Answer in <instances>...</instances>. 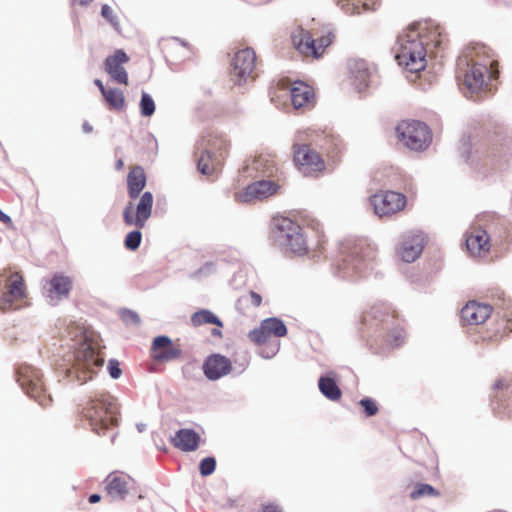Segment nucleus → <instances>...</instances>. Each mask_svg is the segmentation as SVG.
Returning <instances> with one entry per match:
<instances>
[{
  "label": "nucleus",
  "mask_w": 512,
  "mask_h": 512,
  "mask_svg": "<svg viewBox=\"0 0 512 512\" xmlns=\"http://www.w3.org/2000/svg\"><path fill=\"white\" fill-rule=\"evenodd\" d=\"M146 181V173L142 166H130L127 175V193L130 201L123 210V221L127 226L142 229L152 214L153 194L146 191L140 196L146 186Z\"/></svg>",
  "instance_id": "obj_1"
},
{
  "label": "nucleus",
  "mask_w": 512,
  "mask_h": 512,
  "mask_svg": "<svg viewBox=\"0 0 512 512\" xmlns=\"http://www.w3.org/2000/svg\"><path fill=\"white\" fill-rule=\"evenodd\" d=\"M80 407L81 416L98 435L104 434L118 424L119 405L117 399L108 391L91 393Z\"/></svg>",
  "instance_id": "obj_2"
},
{
  "label": "nucleus",
  "mask_w": 512,
  "mask_h": 512,
  "mask_svg": "<svg viewBox=\"0 0 512 512\" xmlns=\"http://www.w3.org/2000/svg\"><path fill=\"white\" fill-rule=\"evenodd\" d=\"M362 323L369 338H381L382 342L398 345L404 337V331L398 325V314L386 303L371 306L363 313Z\"/></svg>",
  "instance_id": "obj_3"
},
{
  "label": "nucleus",
  "mask_w": 512,
  "mask_h": 512,
  "mask_svg": "<svg viewBox=\"0 0 512 512\" xmlns=\"http://www.w3.org/2000/svg\"><path fill=\"white\" fill-rule=\"evenodd\" d=\"M498 62L490 59L484 47L476 50L472 57L464 56L459 59L457 75L460 85L471 93L480 91L485 84V76L490 72L492 78L498 75Z\"/></svg>",
  "instance_id": "obj_4"
},
{
  "label": "nucleus",
  "mask_w": 512,
  "mask_h": 512,
  "mask_svg": "<svg viewBox=\"0 0 512 512\" xmlns=\"http://www.w3.org/2000/svg\"><path fill=\"white\" fill-rule=\"evenodd\" d=\"M425 29V25H410L398 37L396 59L400 66L413 73L424 70L427 65L426 42L421 40V31Z\"/></svg>",
  "instance_id": "obj_5"
},
{
  "label": "nucleus",
  "mask_w": 512,
  "mask_h": 512,
  "mask_svg": "<svg viewBox=\"0 0 512 512\" xmlns=\"http://www.w3.org/2000/svg\"><path fill=\"white\" fill-rule=\"evenodd\" d=\"M104 356L96 341L85 338L73 354L72 365L66 369V375L81 384L92 379L96 369L102 367Z\"/></svg>",
  "instance_id": "obj_6"
},
{
  "label": "nucleus",
  "mask_w": 512,
  "mask_h": 512,
  "mask_svg": "<svg viewBox=\"0 0 512 512\" xmlns=\"http://www.w3.org/2000/svg\"><path fill=\"white\" fill-rule=\"evenodd\" d=\"M312 143L293 144V163L302 175L318 178L326 172L327 164L323 156L311 146Z\"/></svg>",
  "instance_id": "obj_7"
},
{
  "label": "nucleus",
  "mask_w": 512,
  "mask_h": 512,
  "mask_svg": "<svg viewBox=\"0 0 512 512\" xmlns=\"http://www.w3.org/2000/svg\"><path fill=\"white\" fill-rule=\"evenodd\" d=\"M17 382L25 393L42 407L52 403V397L47 393L42 381V374L35 367L23 364L17 369Z\"/></svg>",
  "instance_id": "obj_8"
},
{
  "label": "nucleus",
  "mask_w": 512,
  "mask_h": 512,
  "mask_svg": "<svg viewBox=\"0 0 512 512\" xmlns=\"http://www.w3.org/2000/svg\"><path fill=\"white\" fill-rule=\"evenodd\" d=\"M398 140L407 148L414 151L425 150L432 141L429 127L420 121L406 120L396 127Z\"/></svg>",
  "instance_id": "obj_9"
},
{
  "label": "nucleus",
  "mask_w": 512,
  "mask_h": 512,
  "mask_svg": "<svg viewBox=\"0 0 512 512\" xmlns=\"http://www.w3.org/2000/svg\"><path fill=\"white\" fill-rule=\"evenodd\" d=\"M291 39L294 48L302 56L317 59L332 44L334 35L331 32H327L325 35L315 38L309 31L300 28L293 32Z\"/></svg>",
  "instance_id": "obj_10"
},
{
  "label": "nucleus",
  "mask_w": 512,
  "mask_h": 512,
  "mask_svg": "<svg viewBox=\"0 0 512 512\" xmlns=\"http://www.w3.org/2000/svg\"><path fill=\"white\" fill-rule=\"evenodd\" d=\"M376 259V249L366 243L359 241L350 248L349 255L343 259V271L346 276H363L365 271Z\"/></svg>",
  "instance_id": "obj_11"
},
{
  "label": "nucleus",
  "mask_w": 512,
  "mask_h": 512,
  "mask_svg": "<svg viewBox=\"0 0 512 512\" xmlns=\"http://www.w3.org/2000/svg\"><path fill=\"white\" fill-rule=\"evenodd\" d=\"M276 226L281 233L282 243L287 251L295 255H303L307 252V242L300 225L289 218L281 217L277 219Z\"/></svg>",
  "instance_id": "obj_12"
},
{
  "label": "nucleus",
  "mask_w": 512,
  "mask_h": 512,
  "mask_svg": "<svg viewBox=\"0 0 512 512\" xmlns=\"http://www.w3.org/2000/svg\"><path fill=\"white\" fill-rule=\"evenodd\" d=\"M375 214L379 217L394 215L406 206V197L404 194L395 191H379L369 198Z\"/></svg>",
  "instance_id": "obj_13"
},
{
  "label": "nucleus",
  "mask_w": 512,
  "mask_h": 512,
  "mask_svg": "<svg viewBox=\"0 0 512 512\" xmlns=\"http://www.w3.org/2000/svg\"><path fill=\"white\" fill-rule=\"evenodd\" d=\"M464 236L466 250L471 257L484 258L490 253L492 247L491 237L481 226H470Z\"/></svg>",
  "instance_id": "obj_14"
},
{
  "label": "nucleus",
  "mask_w": 512,
  "mask_h": 512,
  "mask_svg": "<svg viewBox=\"0 0 512 512\" xmlns=\"http://www.w3.org/2000/svg\"><path fill=\"white\" fill-rule=\"evenodd\" d=\"M73 288V279L63 273H54L43 285V294L52 305L69 297Z\"/></svg>",
  "instance_id": "obj_15"
},
{
  "label": "nucleus",
  "mask_w": 512,
  "mask_h": 512,
  "mask_svg": "<svg viewBox=\"0 0 512 512\" xmlns=\"http://www.w3.org/2000/svg\"><path fill=\"white\" fill-rule=\"evenodd\" d=\"M279 86L290 92L291 102L295 109L311 108L314 105V90L302 81L291 82L289 79L279 81Z\"/></svg>",
  "instance_id": "obj_16"
},
{
  "label": "nucleus",
  "mask_w": 512,
  "mask_h": 512,
  "mask_svg": "<svg viewBox=\"0 0 512 512\" xmlns=\"http://www.w3.org/2000/svg\"><path fill=\"white\" fill-rule=\"evenodd\" d=\"M7 291L0 296V310L17 309L18 302L26 297L23 277L20 273H12L6 282Z\"/></svg>",
  "instance_id": "obj_17"
},
{
  "label": "nucleus",
  "mask_w": 512,
  "mask_h": 512,
  "mask_svg": "<svg viewBox=\"0 0 512 512\" xmlns=\"http://www.w3.org/2000/svg\"><path fill=\"white\" fill-rule=\"evenodd\" d=\"M280 186L271 180H260L248 185L243 191L236 192L234 199L240 203L262 200L277 193Z\"/></svg>",
  "instance_id": "obj_18"
},
{
  "label": "nucleus",
  "mask_w": 512,
  "mask_h": 512,
  "mask_svg": "<svg viewBox=\"0 0 512 512\" xmlns=\"http://www.w3.org/2000/svg\"><path fill=\"white\" fill-rule=\"evenodd\" d=\"M130 61V57L121 49L116 50L104 61V69L110 78L118 84L128 85V73L124 67Z\"/></svg>",
  "instance_id": "obj_19"
},
{
  "label": "nucleus",
  "mask_w": 512,
  "mask_h": 512,
  "mask_svg": "<svg viewBox=\"0 0 512 512\" xmlns=\"http://www.w3.org/2000/svg\"><path fill=\"white\" fill-rule=\"evenodd\" d=\"M182 349L167 336H157L151 346V357L157 362H168L181 357Z\"/></svg>",
  "instance_id": "obj_20"
},
{
  "label": "nucleus",
  "mask_w": 512,
  "mask_h": 512,
  "mask_svg": "<svg viewBox=\"0 0 512 512\" xmlns=\"http://www.w3.org/2000/svg\"><path fill=\"white\" fill-rule=\"evenodd\" d=\"M232 73L238 82L251 77L256 67V54L251 48L239 50L232 61Z\"/></svg>",
  "instance_id": "obj_21"
},
{
  "label": "nucleus",
  "mask_w": 512,
  "mask_h": 512,
  "mask_svg": "<svg viewBox=\"0 0 512 512\" xmlns=\"http://www.w3.org/2000/svg\"><path fill=\"white\" fill-rule=\"evenodd\" d=\"M232 370V363L229 358L221 354L208 356L203 364V371L209 380H218L228 375Z\"/></svg>",
  "instance_id": "obj_22"
},
{
  "label": "nucleus",
  "mask_w": 512,
  "mask_h": 512,
  "mask_svg": "<svg viewBox=\"0 0 512 512\" xmlns=\"http://www.w3.org/2000/svg\"><path fill=\"white\" fill-rule=\"evenodd\" d=\"M312 142L325 151L327 158L332 163L340 161L343 151V143L338 136L322 132L312 138Z\"/></svg>",
  "instance_id": "obj_23"
},
{
  "label": "nucleus",
  "mask_w": 512,
  "mask_h": 512,
  "mask_svg": "<svg viewBox=\"0 0 512 512\" xmlns=\"http://www.w3.org/2000/svg\"><path fill=\"white\" fill-rule=\"evenodd\" d=\"M492 313V307L488 304L476 301L468 302L461 310V319L470 325L484 323Z\"/></svg>",
  "instance_id": "obj_24"
},
{
  "label": "nucleus",
  "mask_w": 512,
  "mask_h": 512,
  "mask_svg": "<svg viewBox=\"0 0 512 512\" xmlns=\"http://www.w3.org/2000/svg\"><path fill=\"white\" fill-rule=\"evenodd\" d=\"M423 246V237L420 234H409L398 247L397 255L404 262H414L420 256Z\"/></svg>",
  "instance_id": "obj_25"
},
{
  "label": "nucleus",
  "mask_w": 512,
  "mask_h": 512,
  "mask_svg": "<svg viewBox=\"0 0 512 512\" xmlns=\"http://www.w3.org/2000/svg\"><path fill=\"white\" fill-rule=\"evenodd\" d=\"M131 477L124 473L112 472L106 478V492L115 500H122L129 491Z\"/></svg>",
  "instance_id": "obj_26"
},
{
  "label": "nucleus",
  "mask_w": 512,
  "mask_h": 512,
  "mask_svg": "<svg viewBox=\"0 0 512 512\" xmlns=\"http://www.w3.org/2000/svg\"><path fill=\"white\" fill-rule=\"evenodd\" d=\"M348 69L352 85L358 92L368 87L370 69L363 59H351L348 61Z\"/></svg>",
  "instance_id": "obj_27"
},
{
  "label": "nucleus",
  "mask_w": 512,
  "mask_h": 512,
  "mask_svg": "<svg viewBox=\"0 0 512 512\" xmlns=\"http://www.w3.org/2000/svg\"><path fill=\"white\" fill-rule=\"evenodd\" d=\"M512 332V310L507 311L501 318L495 319L487 328L483 339L498 342Z\"/></svg>",
  "instance_id": "obj_28"
},
{
  "label": "nucleus",
  "mask_w": 512,
  "mask_h": 512,
  "mask_svg": "<svg viewBox=\"0 0 512 512\" xmlns=\"http://www.w3.org/2000/svg\"><path fill=\"white\" fill-rule=\"evenodd\" d=\"M199 441V435L192 429H180L172 439L173 445L182 451L196 450Z\"/></svg>",
  "instance_id": "obj_29"
},
{
  "label": "nucleus",
  "mask_w": 512,
  "mask_h": 512,
  "mask_svg": "<svg viewBox=\"0 0 512 512\" xmlns=\"http://www.w3.org/2000/svg\"><path fill=\"white\" fill-rule=\"evenodd\" d=\"M413 25H425L427 29L421 31V40H424L426 51L433 48H438L443 42V34L438 25L430 22H418Z\"/></svg>",
  "instance_id": "obj_30"
},
{
  "label": "nucleus",
  "mask_w": 512,
  "mask_h": 512,
  "mask_svg": "<svg viewBox=\"0 0 512 512\" xmlns=\"http://www.w3.org/2000/svg\"><path fill=\"white\" fill-rule=\"evenodd\" d=\"M229 147V142L222 135H210L205 145V151H210L211 155L224 160Z\"/></svg>",
  "instance_id": "obj_31"
},
{
  "label": "nucleus",
  "mask_w": 512,
  "mask_h": 512,
  "mask_svg": "<svg viewBox=\"0 0 512 512\" xmlns=\"http://www.w3.org/2000/svg\"><path fill=\"white\" fill-rule=\"evenodd\" d=\"M223 160L204 151L198 159L197 168L204 175H212L222 166Z\"/></svg>",
  "instance_id": "obj_32"
},
{
  "label": "nucleus",
  "mask_w": 512,
  "mask_h": 512,
  "mask_svg": "<svg viewBox=\"0 0 512 512\" xmlns=\"http://www.w3.org/2000/svg\"><path fill=\"white\" fill-rule=\"evenodd\" d=\"M102 96L110 110L121 111L125 108V96L120 89L107 88Z\"/></svg>",
  "instance_id": "obj_33"
},
{
  "label": "nucleus",
  "mask_w": 512,
  "mask_h": 512,
  "mask_svg": "<svg viewBox=\"0 0 512 512\" xmlns=\"http://www.w3.org/2000/svg\"><path fill=\"white\" fill-rule=\"evenodd\" d=\"M321 393L332 401H338L342 396V391L331 377H321L318 382Z\"/></svg>",
  "instance_id": "obj_34"
},
{
  "label": "nucleus",
  "mask_w": 512,
  "mask_h": 512,
  "mask_svg": "<svg viewBox=\"0 0 512 512\" xmlns=\"http://www.w3.org/2000/svg\"><path fill=\"white\" fill-rule=\"evenodd\" d=\"M191 324L194 327H199L204 324H213L217 327H222L221 320L210 310L202 309L192 314Z\"/></svg>",
  "instance_id": "obj_35"
},
{
  "label": "nucleus",
  "mask_w": 512,
  "mask_h": 512,
  "mask_svg": "<svg viewBox=\"0 0 512 512\" xmlns=\"http://www.w3.org/2000/svg\"><path fill=\"white\" fill-rule=\"evenodd\" d=\"M262 303L260 294L250 291L247 295L238 298L236 308L242 314H245L250 307H259Z\"/></svg>",
  "instance_id": "obj_36"
},
{
  "label": "nucleus",
  "mask_w": 512,
  "mask_h": 512,
  "mask_svg": "<svg viewBox=\"0 0 512 512\" xmlns=\"http://www.w3.org/2000/svg\"><path fill=\"white\" fill-rule=\"evenodd\" d=\"M264 324V329L267 330L269 336L271 337H284L287 334V328L282 320L278 318H268L262 321Z\"/></svg>",
  "instance_id": "obj_37"
},
{
  "label": "nucleus",
  "mask_w": 512,
  "mask_h": 512,
  "mask_svg": "<svg viewBox=\"0 0 512 512\" xmlns=\"http://www.w3.org/2000/svg\"><path fill=\"white\" fill-rule=\"evenodd\" d=\"M337 4L347 14H360L368 9V5L363 0H338Z\"/></svg>",
  "instance_id": "obj_38"
},
{
  "label": "nucleus",
  "mask_w": 512,
  "mask_h": 512,
  "mask_svg": "<svg viewBox=\"0 0 512 512\" xmlns=\"http://www.w3.org/2000/svg\"><path fill=\"white\" fill-rule=\"evenodd\" d=\"M274 168V161L262 155L257 157L253 162V169L261 171L263 174L271 175Z\"/></svg>",
  "instance_id": "obj_39"
},
{
  "label": "nucleus",
  "mask_w": 512,
  "mask_h": 512,
  "mask_svg": "<svg viewBox=\"0 0 512 512\" xmlns=\"http://www.w3.org/2000/svg\"><path fill=\"white\" fill-rule=\"evenodd\" d=\"M439 493L429 484H417L414 490L410 493V498L413 500L419 499L424 496H436Z\"/></svg>",
  "instance_id": "obj_40"
},
{
  "label": "nucleus",
  "mask_w": 512,
  "mask_h": 512,
  "mask_svg": "<svg viewBox=\"0 0 512 512\" xmlns=\"http://www.w3.org/2000/svg\"><path fill=\"white\" fill-rule=\"evenodd\" d=\"M249 338L252 342L258 345L265 344L268 342L270 336L267 330L264 329L263 322L261 323L259 328H256L249 333Z\"/></svg>",
  "instance_id": "obj_41"
},
{
  "label": "nucleus",
  "mask_w": 512,
  "mask_h": 512,
  "mask_svg": "<svg viewBox=\"0 0 512 512\" xmlns=\"http://www.w3.org/2000/svg\"><path fill=\"white\" fill-rule=\"evenodd\" d=\"M140 111L143 116L149 117L155 111V103L152 97L147 93H142L140 101Z\"/></svg>",
  "instance_id": "obj_42"
},
{
  "label": "nucleus",
  "mask_w": 512,
  "mask_h": 512,
  "mask_svg": "<svg viewBox=\"0 0 512 512\" xmlns=\"http://www.w3.org/2000/svg\"><path fill=\"white\" fill-rule=\"evenodd\" d=\"M142 239V234L139 230L131 231L127 234L125 238V247L128 250H136L140 246Z\"/></svg>",
  "instance_id": "obj_43"
},
{
  "label": "nucleus",
  "mask_w": 512,
  "mask_h": 512,
  "mask_svg": "<svg viewBox=\"0 0 512 512\" xmlns=\"http://www.w3.org/2000/svg\"><path fill=\"white\" fill-rule=\"evenodd\" d=\"M216 468V460L213 457H206L201 460L199 465L200 474L208 476L214 472Z\"/></svg>",
  "instance_id": "obj_44"
},
{
  "label": "nucleus",
  "mask_w": 512,
  "mask_h": 512,
  "mask_svg": "<svg viewBox=\"0 0 512 512\" xmlns=\"http://www.w3.org/2000/svg\"><path fill=\"white\" fill-rule=\"evenodd\" d=\"M359 404L364 409V413L367 417L374 416L378 413V406L371 398H363L360 400Z\"/></svg>",
  "instance_id": "obj_45"
},
{
  "label": "nucleus",
  "mask_w": 512,
  "mask_h": 512,
  "mask_svg": "<svg viewBox=\"0 0 512 512\" xmlns=\"http://www.w3.org/2000/svg\"><path fill=\"white\" fill-rule=\"evenodd\" d=\"M101 15L116 29H119L118 18L114 15L113 10L107 4L101 8Z\"/></svg>",
  "instance_id": "obj_46"
},
{
  "label": "nucleus",
  "mask_w": 512,
  "mask_h": 512,
  "mask_svg": "<svg viewBox=\"0 0 512 512\" xmlns=\"http://www.w3.org/2000/svg\"><path fill=\"white\" fill-rule=\"evenodd\" d=\"M121 319L127 324H139L140 318L137 313L131 310H124L121 313Z\"/></svg>",
  "instance_id": "obj_47"
},
{
  "label": "nucleus",
  "mask_w": 512,
  "mask_h": 512,
  "mask_svg": "<svg viewBox=\"0 0 512 512\" xmlns=\"http://www.w3.org/2000/svg\"><path fill=\"white\" fill-rule=\"evenodd\" d=\"M108 371L112 378H119L122 373L119 362L117 360H110L108 363Z\"/></svg>",
  "instance_id": "obj_48"
},
{
  "label": "nucleus",
  "mask_w": 512,
  "mask_h": 512,
  "mask_svg": "<svg viewBox=\"0 0 512 512\" xmlns=\"http://www.w3.org/2000/svg\"><path fill=\"white\" fill-rule=\"evenodd\" d=\"M258 512H284L283 508L275 503V502H268L264 503L260 506Z\"/></svg>",
  "instance_id": "obj_49"
},
{
  "label": "nucleus",
  "mask_w": 512,
  "mask_h": 512,
  "mask_svg": "<svg viewBox=\"0 0 512 512\" xmlns=\"http://www.w3.org/2000/svg\"><path fill=\"white\" fill-rule=\"evenodd\" d=\"M0 222L6 224V225H10L11 224V218L6 215L4 212H2L0 210Z\"/></svg>",
  "instance_id": "obj_50"
},
{
  "label": "nucleus",
  "mask_w": 512,
  "mask_h": 512,
  "mask_svg": "<svg viewBox=\"0 0 512 512\" xmlns=\"http://www.w3.org/2000/svg\"><path fill=\"white\" fill-rule=\"evenodd\" d=\"M94 83L99 88L101 94H103L106 91L107 88L103 85L101 80L95 79Z\"/></svg>",
  "instance_id": "obj_51"
},
{
  "label": "nucleus",
  "mask_w": 512,
  "mask_h": 512,
  "mask_svg": "<svg viewBox=\"0 0 512 512\" xmlns=\"http://www.w3.org/2000/svg\"><path fill=\"white\" fill-rule=\"evenodd\" d=\"M73 4H78L80 6H87L90 4L93 0H71Z\"/></svg>",
  "instance_id": "obj_52"
},
{
  "label": "nucleus",
  "mask_w": 512,
  "mask_h": 512,
  "mask_svg": "<svg viewBox=\"0 0 512 512\" xmlns=\"http://www.w3.org/2000/svg\"><path fill=\"white\" fill-rule=\"evenodd\" d=\"M101 497L99 494H92L90 497H89V502L91 504H95V503H98L100 501Z\"/></svg>",
  "instance_id": "obj_53"
},
{
  "label": "nucleus",
  "mask_w": 512,
  "mask_h": 512,
  "mask_svg": "<svg viewBox=\"0 0 512 512\" xmlns=\"http://www.w3.org/2000/svg\"><path fill=\"white\" fill-rule=\"evenodd\" d=\"M221 327H218V328H214L212 330V335L213 336H216V337H221L222 336V332L220 330Z\"/></svg>",
  "instance_id": "obj_54"
},
{
  "label": "nucleus",
  "mask_w": 512,
  "mask_h": 512,
  "mask_svg": "<svg viewBox=\"0 0 512 512\" xmlns=\"http://www.w3.org/2000/svg\"><path fill=\"white\" fill-rule=\"evenodd\" d=\"M123 166H124V162H123V160H122V159H119V160L116 162V169H117V170H120V169H122V168H123Z\"/></svg>",
  "instance_id": "obj_55"
},
{
  "label": "nucleus",
  "mask_w": 512,
  "mask_h": 512,
  "mask_svg": "<svg viewBox=\"0 0 512 512\" xmlns=\"http://www.w3.org/2000/svg\"><path fill=\"white\" fill-rule=\"evenodd\" d=\"M83 129H84L85 132H91L92 131V127L88 123H84L83 124Z\"/></svg>",
  "instance_id": "obj_56"
}]
</instances>
